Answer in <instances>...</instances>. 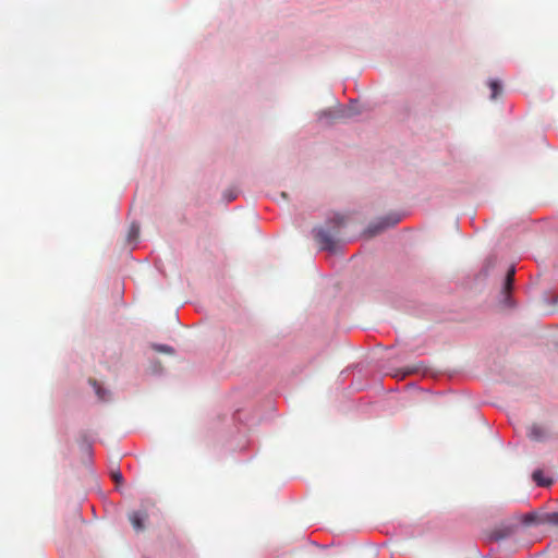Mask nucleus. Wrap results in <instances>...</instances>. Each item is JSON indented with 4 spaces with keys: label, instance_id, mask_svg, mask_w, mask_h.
I'll return each mask as SVG.
<instances>
[{
    "label": "nucleus",
    "instance_id": "f257e3e1",
    "mask_svg": "<svg viewBox=\"0 0 558 558\" xmlns=\"http://www.w3.org/2000/svg\"><path fill=\"white\" fill-rule=\"evenodd\" d=\"M315 240L318 243L320 250L332 251L336 247L335 235L323 228H319L315 232Z\"/></svg>",
    "mask_w": 558,
    "mask_h": 558
},
{
    "label": "nucleus",
    "instance_id": "f03ea898",
    "mask_svg": "<svg viewBox=\"0 0 558 558\" xmlns=\"http://www.w3.org/2000/svg\"><path fill=\"white\" fill-rule=\"evenodd\" d=\"M399 221H400L399 218H393V219L385 218V219H381L380 221H378L377 223H373V225L368 226L366 232L369 236H374V235L380 233L381 231H384L385 229L397 225Z\"/></svg>",
    "mask_w": 558,
    "mask_h": 558
},
{
    "label": "nucleus",
    "instance_id": "7ed1b4c3",
    "mask_svg": "<svg viewBox=\"0 0 558 558\" xmlns=\"http://www.w3.org/2000/svg\"><path fill=\"white\" fill-rule=\"evenodd\" d=\"M529 437L535 441H544L549 437V432L542 425L533 424L529 428Z\"/></svg>",
    "mask_w": 558,
    "mask_h": 558
},
{
    "label": "nucleus",
    "instance_id": "20e7f679",
    "mask_svg": "<svg viewBox=\"0 0 558 558\" xmlns=\"http://www.w3.org/2000/svg\"><path fill=\"white\" fill-rule=\"evenodd\" d=\"M129 519L134 530L143 531L145 527L144 522L147 519V513L141 511H133L132 513H130Z\"/></svg>",
    "mask_w": 558,
    "mask_h": 558
},
{
    "label": "nucleus",
    "instance_id": "39448f33",
    "mask_svg": "<svg viewBox=\"0 0 558 558\" xmlns=\"http://www.w3.org/2000/svg\"><path fill=\"white\" fill-rule=\"evenodd\" d=\"M539 522L543 524L558 526V512H549V513L544 514L541 518Z\"/></svg>",
    "mask_w": 558,
    "mask_h": 558
},
{
    "label": "nucleus",
    "instance_id": "423d86ee",
    "mask_svg": "<svg viewBox=\"0 0 558 558\" xmlns=\"http://www.w3.org/2000/svg\"><path fill=\"white\" fill-rule=\"evenodd\" d=\"M489 88L492 90V95H490L492 99H496L502 90L500 83L496 80L489 81Z\"/></svg>",
    "mask_w": 558,
    "mask_h": 558
},
{
    "label": "nucleus",
    "instance_id": "0eeeda50",
    "mask_svg": "<svg viewBox=\"0 0 558 558\" xmlns=\"http://www.w3.org/2000/svg\"><path fill=\"white\" fill-rule=\"evenodd\" d=\"M514 274H515V270L513 267H511L508 271H507V275H506V280H505V291L506 292H509L512 288V284H513V280H514Z\"/></svg>",
    "mask_w": 558,
    "mask_h": 558
},
{
    "label": "nucleus",
    "instance_id": "6e6552de",
    "mask_svg": "<svg viewBox=\"0 0 558 558\" xmlns=\"http://www.w3.org/2000/svg\"><path fill=\"white\" fill-rule=\"evenodd\" d=\"M93 387L95 388V391L100 400L106 399V391L98 385V383L94 379L89 380Z\"/></svg>",
    "mask_w": 558,
    "mask_h": 558
},
{
    "label": "nucleus",
    "instance_id": "1a4fd4ad",
    "mask_svg": "<svg viewBox=\"0 0 558 558\" xmlns=\"http://www.w3.org/2000/svg\"><path fill=\"white\" fill-rule=\"evenodd\" d=\"M138 234H140V227L135 223H132L130 227V230H129L128 239L130 241L135 240V239H137Z\"/></svg>",
    "mask_w": 558,
    "mask_h": 558
},
{
    "label": "nucleus",
    "instance_id": "9d476101",
    "mask_svg": "<svg viewBox=\"0 0 558 558\" xmlns=\"http://www.w3.org/2000/svg\"><path fill=\"white\" fill-rule=\"evenodd\" d=\"M541 475H542L541 471H535L533 473V478H534L535 482H537L538 485L547 486V485H549L551 483V481H547V482L543 481Z\"/></svg>",
    "mask_w": 558,
    "mask_h": 558
},
{
    "label": "nucleus",
    "instance_id": "9b49d317",
    "mask_svg": "<svg viewBox=\"0 0 558 558\" xmlns=\"http://www.w3.org/2000/svg\"><path fill=\"white\" fill-rule=\"evenodd\" d=\"M154 349L158 352H163V353H172L173 352L172 348L169 345H166V344H156V345H154Z\"/></svg>",
    "mask_w": 558,
    "mask_h": 558
},
{
    "label": "nucleus",
    "instance_id": "f8f14e48",
    "mask_svg": "<svg viewBox=\"0 0 558 558\" xmlns=\"http://www.w3.org/2000/svg\"><path fill=\"white\" fill-rule=\"evenodd\" d=\"M534 520H535V515H534L533 513H527V514L525 515V520H524V521H525V523H531V522H533Z\"/></svg>",
    "mask_w": 558,
    "mask_h": 558
},
{
    "label": "nucleus",
    "instance_id": "ddd939ff",
    "mask_svg": "<svg viewBox=\"0 0 558 558\" xmlns=\"http://www.w3.org/2000/svg\"><path fill=\"white\" fill-rule=\"evenodd\" d=\"M113 478L117 482H121L122 481V474L120 472H118V473L113 474Z\"/></svg>",
    "mask_w": 558,
    "mask_h": 558
},
{
    "label": "nucleus",
    "instance_id": "4468645a",
    "mask_svg": "<svg viewBox=\"0 0 558 558\" xmlns=\"http://www.w3.org/2000/svg\"><path fill=\"white\" fill-rule=\"evenodd\" d=\"M235 197H236V194H229L228 201L231 202V201L235 199Z\"/></svg>",
    "mask_w": 558,
    "mask_h": 558
}]
</instances>
